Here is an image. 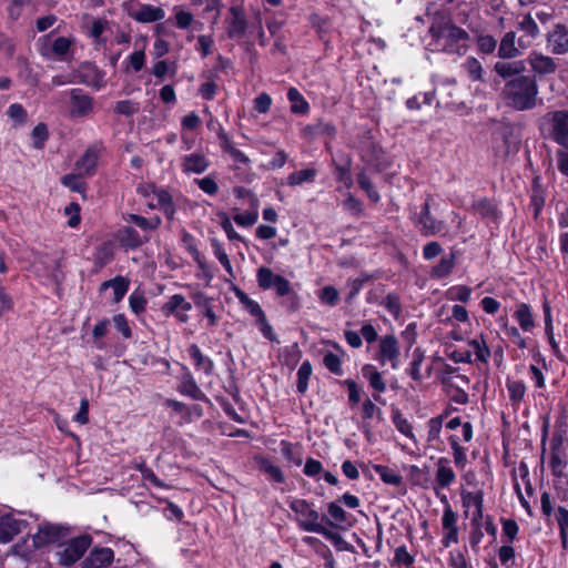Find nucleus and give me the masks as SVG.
I'll list each match as a JSON object with an SVG mask.
<instances>
[{
	"label": "nucleus",
	"instance_id": "11",
	"mask_svg": "<svg viewBox=\"0 0 568 568\" xmlns=\"http://www.w3.org/2000/svg\"><path fill=\"white\" fill-rule=\"evenodd\" d=\"M399 355L398 341L394 335H385L379 339L378 359L382 364L389 361L392 368L397 369Z\"/></svg>",
	"mask_w": 568,
	"mask_h": 568
},
{
	"label": "nucleus",
	"instance_id": "6",
	"mask_svg": "<svg viewBox=\"0 0 568 568\" xmlns=\"http://www.w3.org/2000/svg\"><path fill=\"white\" fill-rule=\"evenodd\" d=\"M256 278L262 290L274 288L278 296L291 294L292 287L290 281L282 275L274 274L268 267H260L256 273Z\"/></svg>",
	"mask_w": 568,
	"mask_h": 568
},
{
	"label": "nucleus",
	"instance_id": "51",
	"mask_svg": "<svg viewBox=\"0 0 568 568\" xmlns=\"http://www.w3.org/2000/svg\"><path fill=\"white\" fill-rule=\"evenodd\" d=\"M518 27L521 31H524L527 36L531 38H536L539 36V28L530 13H527L523 18V20L518 23Z\"/></svg>",
	"mask_w": 568,
	"mask_h": 568
},
{
	"label": "nucleus",
	"instance_id": "8",
	"mask_svg": "<svg viewBox=\"0 0 568 568\" xmlns=\"http://www.w3.org/2000/svg\"><path fill=\"white\" fill-rule=\"evenodd\" d=\"M429 200L430 196L423 204L417 220V226L423 236H434L445 230V223L432 215Z\"/></svg>",
	"mask_w": 568,
	"mask_h": 568
},
{
	"label": "nucleus",
	"instance_id": "1",
	"mask_svg": "<svg viewBox=\"0 0 568 568\" xmlns=\"http://www.w3.org/2000/svg\"><path fill=\"white\" fill-rule=\"evenodd\" d=\"M429 34L436 49L450 54H465L468 49L469 34L456 26L449 18L438 16L432 22Z\"/></svg>",
	"mask_w": 568,
	"mask_h": 568
},
{
	"label": "nucleus",
	"instance_id": "28",
	"mask_svg": "<svg viewBox=\"0 0 568 568\" xmlns=\"http://www.w3.org/2000/svg\"><path fill=\"white\" fill-rule=\"evenodd\" d=\"M187 352L197 368L203 369L206 375L212 374L213 361L204 356L196 344L190 345Z\"/></svg>",
	"mask_w": 568,
	"mask_h": 568
},
{
	"label": "nucleus",
	"instance_id": "38",
	"mask_svg": "<svg viewBox=\"0 0 568 568\" xmlns=\"http://www.w3.org/2000/svg\"><path fill=\"white\" fill-rule=\"evenodd\" d=\"M468 345L473 348L477 361H480L483 363H486L488 361V357L490 356V351L483 337L470 339L468 342Z\"/></svg>",
	"mask_w": 568,
	"mask_h": 568
},
{
	"label": "nucleus",
	"instance_id": "20",
	"mask_svg": "<svg viewBox=\"0 0 568 568\" xmlns=\"http://www.w3.org/2000/svg\"><path fill=\"white\" fill-rule=\"evenodd\" d=\"M129 280L123 276H115L112 280L105 281L100 285V291H105L111 287L113 290L114 303H119L125 295L129 288Z\"/></svg>",
	"mask_w": 568,
	"mask_h": 568
},
{
	"label": "nucleus",
	"instance_id": "48",
	"mask_svg": "<svg viewBox=\"0 0 568 568\" xmlns=\"http://www.w3.org/2000/svg\"><path fill=\"white\" fill-rule=\"evenodd\" d=\"M212 246L214 248V254H215L216 258L224 266V268L229 273V275L233 276L234 273H233L232 264L230 262V258H229L226 252L222 247V245L216 240H213Z\"/></svg>",
	"mask_w": 568,
	"mask_h": 568
},
{
	"label": "nucleus",
	"instance_id": "60",
	"mask_svg": "<svg viewBox=\"0 0 568 568\" xmlns=\"http://www.w3.org/2000/svg\"><path fill=\"white\" fill-rule=\"evenodd\" d=\"M367 281V277H356V278H349L347 281V287L349 288V293L346 296V302L352 303L355 296L359 293L362 290L364 283Z\"/></svg>",
	"mask_w": 568,
	"mask_h": 568
},
{
	"label": "nucleus",
	"instance_id": "31",
	"mask_svg": "<svg viewBox=\"0 0 568 568\" xmlns=\"http://www.w3.org/2000/svg\"><path fill=\"white\" fill-rule=\"evenodd\" d=\"M473 210L485 219H497V207L487 199H481L473 204Z\"/></svg>",
	"mask_w": 568,
	"mask_h": 568
},
{
	"label": "nucleus",
	"instance_id": "42",
	"mask_svg": "<svg viewBox=\"0 0 568 568\" xmlns=\"http://www.w3.org/2000/svg\"><path fill=\"white\" fill-rule=\"evenodd\" d=\"M312 136L327 135L333 136L336 132L335 126L329 122L318 121L305 129Z\"/></svg>",
	"mask_w": 568,
	"mask_h": 568
},
{
	"label": "nucleus",
	"instance_id": "50",
	"mask_svg": "<svg viewBox=\"0 0 568 568\" xmlns=\"http://www.w3.org/2000/svg\"><path fill=\"white\" fill-rule=\"evenodd\" d=\"M566 462L562 452L559 448H552L550 456V467L552 469V473L555 475L560 476L562 474Z\"/></svg>",
	"mask_w": 568,
	"mask_h": 568
},
{
	"label": "nucleus",
	"instance_id": "36",
	"mask_svg": "<svg viewBox=\"0 0 568 568\" xmlns=\"http://www.w3.org/2000/svg\"><path fill=\"white\" fill-rule=\"evenodd\" d=\"M515 317L524 331H529L534 326V320L530 307L527 304H520L515 312Z\"/></svg>",
	"mask_w": 568,
	"mask_h": 568
},
{
	"label": "nucleus",
	"instance_id": "10",
	"mask_svg": "<svg viewBox=\"0 0 568 568\" xmlns=\"http://www.w3.org/2000/svg\"><path fill=\"white\" fill-rule=\"evenodd\" d=\"M230 16L225 19L226 34L230 39L242 38L247 28V21L242 7L233 6L229 10Z\"/></svg>",
	"mask_w": 568,
	"mask_h": 568
},
{
	"label": "nucleus",
	"instance_id": "59",
	"mask_svg": "<svg viewBox=\"0 0 568 568\" xmlns=\"http://www.w3.org/2000/svg\"><path fill=\"white\" fill-rule=\"evenodd\" d=\"M442 525L444 530L458 529L457 528V514L447 505L444 509Z\"/></svg>",
	"mask_w": 568,
	"mask_h": 568
},
{
	"label": "nucleus",
	"instance_id": "13",
	"mask_svg": "<svg viewBox=\"0 0 568 568\" xmlns=\"http://www.w3.org/2000/svg\"><path fill=\"white\" fill-rule=\"evenodd\" d=\"M114 552L108 547L93 548L83 560V568H105L113 561Z\"/></svg>",
	"mask_w": 568,
	"mask_h": 568
},
{
	"label": "nucleus",
	"instance_id": "39",
	"mask_svg": "<svg viewBox=\"0 0 568 568\" xmlns=\"http://www.w3.org/2000/svg\"><path fill=\"white\" fill-rule=\"evenodd\" d=\"M84 178L83 175H80V173L77 174H65L61 178V183L69 187L73 192H84L87 189L85 183L81 180Z\"/></svg>",
	"mask_w": 568,
	"mask_h": 568
},
{
	"label": "nucleus",
	"instance_id": "33",
	"mask_svg": "<svg viewBox=\"0 0 568 568\" xmlns=\"http://www.w3.org/2000/svg\"><path fill=\"white\" fill-rule=\"evenodd\" d=\"M312 375V365L308 361L301 364L297 371V392L304 394L307 390L308 381Z\"/></svg>",
	"mask_w": 568,
	"mask_h": 568
},
{
	"label": "nucleus",
	"instance_id": "29",
	"mask_svg": "<svg viewBox=\"0 0 568 568\" xmlns=\"http://www.w3.org/2000/svg\"><path fill=\"white\" fill-rule=\"evenodd\" d=\"M258 469L266 474L270 479H272L275 483H284L285 476L281 468L276 465H274L270 459L267 458H258L257 459Z\"/></svg>",
	"mask_w": 568,
	"mask_h": 568
},
{
	"label": "nucleus",
	"instance_id": "27",
	"mask_svg": "<svg viewBox=\"0 0 568 568\" xmlns=\"http://www.w3.org/2000/svg\"><path fill=\"white\" fill-rule=\"evenodd\" d=\"M233 292L235 294V296L237 297L239 302L241 303V305L254 317L260 318L262 317L265 313L263 312V310L261 308L260 304L253 300H251L248 297V295L243 292L241 288H239L237 286H233Z\"/></svg>",
	"mask_w": 568,
	"mask_h": 568
},
{
	"label": "nucleus",
	"instance_id": "2",
	"mask_svg": "<svg viewBox=\"0 0 568 568\" xmlns=\"http://www.w3.org/2000/svg\"><path fill=\"white\" fill-rule=\"evenodd\" d=\"M504 93L508 104L514 109L531 110L536 105L538 85L534 78L520 75L506 83Z\"/></svg>",
	"mask_w": 568,
	"mask_h": 568
},
{
	"label": "nucleus",
	"instance_id": "49",
	"mask_svg": "<svg viewBox=\"0 0 568 568\" xmlns=\"http://www.w3.org/2000/svg\"><path fill=\"white\" fill-rule=\"evenodd\" d=\"M33 145L36 149H42L44 142L48 140V128L44 123L37 124L32 130Z\"/></svg>",
	"mask_w": 568,
	"mask_h": 568
},
{
	"label": "nucleus",
	"instance_id": "19",
	"mask_svg": "<svg viewBox=\"0 0 568 568\" xmlns=\"http://www.w3.org/2000/svg\"><path fill=\"white\" fill-rule=\"evenodd\" d=\"M448 464L449 460L445 457L437 460L436 483L442 488L449 487L456 479V475Z\"/></svg>",
	"mask_w": 568,
	"mask_h": 568
},
{
	"label": "nucleus",
	"instance_id": "55",
	"mask_svg": "<svg viewBox=\"0 0 568 568\" xmlns=\"http://www.w3.org/2000/svg\"><path fill=\"white\" fill-rule=\"evenodd\" d=\"M477 45L480 52L490 54L497 47V41L493 36L481 34L477 38Z\"/></svg>",
	"mask_w": 568,
	"mask_h": 568
},
{
	"label": "nucleus",
	"instance_id": "5",
	"mask_svg": "<svg viewBox=\"0 0 568 568\" xmlns=\"http://www.w3.org/2000/svg\"><path fill=\"white\" fill-rule=\"evenodd\" d=\"M92 538L89 535H82L72 538L64 545L61 551H58V560L60 565L71 566L77 562L91 546Z\"/></svg>",
	"mask_w": 568,
	"mask_h": 568
},
{
	"label": "nucleus",
	"instance_id": "12",
	"mask_svg": "<svg viewBox=\"0 0 568 568\" xmlns=\"http://www.w3.org/2000/svg\"><path fill=\"white\" fill-rule=\"evenodd\" d=\"M548 45L555 54H565L568 52V28L558 23L547 36Z\"/></svg>",
	"mask_w": 568,
	"mask_h": 568
},
{
	"label": "nucleus",
	"instance_id": "56",
	"mask_svg": "<svg viewBox=\"0 0 568 568\" xmlns=\"http://www.w3.org/2000/svg\"><path fill=\"white\" fill-rule=\"evenodd\" d=\"M444 416H437L434 418H430L428 422V434H427V440L433 442L437 440L439 438V434L443 426Z\"/></svg>",
	"mask_w": 568,
	"mask_h": 568
},
{
	"label": "nucleus",
	"instance_id": "64",
	"mask_svg": "<svg viewBox=\"0 0 568 568\" xmlns=\"http://www.w3.org/2000/svg\"><path fill=\"white\" fill-rule=\"evenodd\" d=\"M129 303L132 312L139 315L145 310L146 298L142 294L132 293L129 297Z\"/></svg>",
	"mask_w": 568,
	"mask_h": 568
},
{
	"label": "nucleus",
	"instance_id": "37",
	"mask_svg": "<svg viewBox=\"0 0 568 568\" xmlns=\"http://www.w3.org/2000/svg\"><path fill=\"white\" fill-rule=\"evenodd\" d=\"M316 176V170L304 169L291 173L287 178V182L291 186L300 185L304 182H312Z\"/></svg>",
	"mask_w": 568,
	"mask_h": 568
},
{
	"label": "nucleus",
	"instance_id": "22",
	"mask_svg": "<svg viewBox=\"0 0 568 568\" xmlns=\"http://www.w3.org/2000/svg\"><path fill=\"white\" fill-rule=\"evenodd\" d=\"M179 390L181 394L189 396L192 399L207 400L206 395L201 390V388L197 386L196 382L190 374H186L183 377Z\"/></svg>",
	"mask_w": 568,
	"mask_h": 568
},
{
	"label": "nucleus",
	"instance_id": "17",
	"mask_svg": "<svg viewBox=\"0 0 568 568\" xmlns=\"http://www.w3.org/2000/svg\"><path fill=\"white\" fill-rule=\"evenodd\" d=\"M494 69L499 77L503 79H508L515 75H523L524 71L526 70V64L521 60L511 62L499 61L495 63Z\"/></svg>",
	"mask_w": 568,
	"mask_h": 568
},
{
	"label": "nucleus",
	"instance_id": "34",
	"mask_svg": "<svg viewBox=\"0 0 568 568\" xmlns=\"http://www.w3.org/2000/svg\"><path fill=\"white\" fill-rule=\"evenodd\" d=\"M555 518L559 527L562 546L566 547L568 540V510L559 506L555 513Z\"/></svg>",
	"mask_w": 568,
	"mask_h": 568
},
{
	"label": "nucleus",
	"instance_id": "16",
	"mask_svg": "<svg viewBox=\"0 0 568 568\" xmlns=\"http://www.w3.org/2000/svg\"><path fill=\"white\" fill-rule=\"evenodd\" d=\"M130 17L140 23H151L162 20L165 11L161 7L141 4L139 10L130 13Z\"/></svg>",
	"mask_w": 568,
	"mask_h": 568
},
{
	"label": "nucleus",
	"instance_id": "53",
	"mask_svg": "<svg viewBox=\"0 0 568 568\" xmlns=\"http://www.w3.org/2000/svg\"><path fill=\"white\" fill-rule=\"evenodd\" d=\"M464 507H478L484 505V494L481 490L468 491L462 494Z\"/></svg>",
	"mask_w": 568,
	"mask_h": 568
},
{
	"label": "nucleus",
	"instance_id": "45",
	"mask_svg": "<svg viewBox=\"0 0 568 568\" xmlns=\"http://www.w3.org/2000/svg\"><path fill=\"white\" fill-rule=\"evenodd\" d=\"M507 389L509 397L513 402L519 403L523 400L526 392V386L521 381H508Z\"/></svg>",
	"mask_w": 568,
	"mask_h": 568
},
{
	"label": "nucleus",
	"instance_id": "44",
	"mask_svg": "<svg viewBox=\"0 0 568 568\" xmlns=\"http://www.w3.org/2000/svg\"><path fill=\"white\" fill-rule=\"evenodd\" d=\"M318 298L323 304L335 306L338 303L339 294L334 286L327 285L320 291Z\"/></svg>",
	"mask_w": 568,
	"mask_h": 568
},
{
	"label": "nucleus",
	"instance_id": "7",
	"mask_svg": "<svg viewBox=\"0 0 568 568\" xmlns=\"http://www.w3.org/2000/svg\"><path fill=\"white\" fill-rule=\"evenodd\" d=\"M94 112V100L81 89L70 90L69 115L72 119L87 118Z\"/></svg>",
	"mask_w": 568,
	"mask_h": 568
},
{
	"label": "nucleus",
	"instance_id": "25",
	"mask_svg": "<svg viewBox=\"0 0 568 568\" xmlns=\"http://www.w3.org/2000/svg\"><path fill=\"white\" fill-rule=\"evenodd\" d=\"M516 33L514 31H509L505 33L503 37L499 48L498 55L501 59H511L519 55V50L515 45Z\"/></svg>",
	"mask_w": 568,
	"mask_h": 568
},
{
	"label": "nucleus",
	"instance_id": "35",
	"mask_svg": "<svg viewBox=\"0 0 568 568\" xmlns=\"http://www.w3.org/2000/svg\"><path fill=\"white\" fill-rule=\"evenodd\" d=\"M61 258H55L52 261L51 265L47 266V270L49 271V277L51 281L55 284V292L60 295L61 292V284L64 281V273L61 270Z\"/></svg>",
	"mask_w": 568,
	"mask_h": 568
},
{
	"label": "nucleus",
	"instance_id": "54",
	"mask_svg": "<svg viewBox=\"0 0 568 568\" xmlns=\"http://www.w3.org/2000/svg\"><path fill=\"white\" fill-rule=\"evenodd\" d=\"M8 116L18 124H24L28 118L26 109L19 103H12L7 110Z\"/></svg>",
	"mask_w": 568,
	"mask_h": 568
},
{
	"label": "nucleus",
	"instance_id": "30",
	"mask_svg": "<svg viewBox=\"0 0 568 568\" xmlns=\"http://www.w3.org/2000/svg\"><path fill=\"white\" fill-rule=\"evenodd\" d=\"M287 98L291 101V111L296 114H304L308 111L310 105L296 88H290Z\"/></svg>",
	"mask_w": 568,
	"mask_h": 568
},
{
	"label": "nucleus",
	"instance_id": "41",
	"mask_svg": "<svg viewBox=\"0 0 568 568\" xmlns=\"http://www.w3.org/2000/svg\"><path fill=\"white\" fill-rule=\"evenodd\" d=\"M463 67L473 81H480L483 79V65L476 58H467Z\"/></svg>",
	"mask_w": 568,
	"mask_h": 568
},
{
	"label": "nucleus",
	"instance_id": "26",
	"mask_svg": "<svg viewBox=\"0 0 568 568\" xmlns=\"http://www.w3.org/2000/svg\"><path fill=\"white\" fill-rule=\"evenodd\" d=\"M194 304L202 310L203 314L209 320L210 326H215L217 324V316L212 307V298L207 297L204 293L199 292L193 295Z\"/></svg>",
	"mask_w": 568,
	"mask_h": 568
},
{
	"label": "nucleus",
	"instance_id": "3",
	"mask_svg": "<svg viewBox=\"0 0 568 568\" xmlns=\"http://www.w3.org/2000/svg\"><path fill=\"white\" fill-rule=\"evenodd\" d=\"M288 506L297 515L296 521L302 530L321 534L336 544L338 541L343 542L339 535L332 532L321 524L320 513L307 500L294 498L290 500Z\"/></svg>",
	"mask_w": 568,
	"mask_h": 568
},
{
	"label": "nucleus",
	"instance_id": "61",
	"mask_svg": "<svg viewBox=\"0 0 568 568\" xmlns=\"http://www.w3.org/2000/svg\"><path fill=\"white\" fill-rule=\"evenodd\" d=\"M64 214L69 215L70 219L68 221V225L70 227H77L80 224V205L75 202H71L64 209Z\"/></svg>",
	"mask_w": 568,
	"mask_h": 568
},
{
	"label": "nucleus",
	"instance_id": "58",
	"mask_svg": "<svg viewBox=\"0 0 568 568\" xmlns=\"http://www.w3.org/2000/svg\"><path fill=\"white\" fill-rule=\"evenodd\" d=\"M176 26L180 29H187L193 22V14L180 7H174Z\"/></svg>",
	"mask_w": 568,
	"mask_h": 568
},
{
	"label": "nucleus",
	"instance_id": "32",
	"mask_svg": "<svg viewBox=\"0 0 568 568\" xmlns=\"http://www.w3.org/2000/svg\"><path fill=\"white\" fill-rule=\"evenodd\" d=\"M374 470L381 476L385 484L399 486L403 483V477L387 466L375 465Z\"/></svg>",
	"mask_w": 568,
	"mask_h": 568
},
{
	"label": "nucleus",
	"instance_id": "4",
	"mask_svg": "<svg viewBox=\"0 0 568 568\" xmlns=\"http://www.w3.org/2000/svg\"><path fill=\"white\" fill-rule=\"evenodd\" d=\"M548 124V138L562 146H568V110L548 112L542 118Z\"/></svg>",
	"mask_w": 568,
	"mask_h": 568
},
{
	"label": "nucleus",
	"instance_id": "62",
	"mask_svg": "<svg viewBox=\"0 0 568 568\" xmlns=\"http://www.w3.org/2000/svg\"><path fill=\"white\" fill-rule=\"evenodd\" d=\"M442 384L446 388H457L463 386H467L469 384V378L465 375H455V376H444L442 378Z\"/></svg>",
	"mask_w": 568,
	"mask_h": 568
},
{
	"label": "nucleus",
	"instance_id": "14",
	"mask_svg": "<svg viewBox=\"0 0 568 568\" xmlns=\"http://www.w3.org/2000/svg\"><path fill=\"white\" fill-rule=\"evenodd\" d=\"M27 525L24 520L16 519L12 516H3L0 518V544L10 542L14 536L20 534Z\"/></svg>",
	"mask_w": 568,
	"mask_h": 568
},
{
	"label": "nucleus",
	"instance_id": "46",
	"mask_svg": "<svg viewBox=\"0 0 568 568\" xmlns=\"http://www.w3.org/2000/svg\"><path fill=\"white\" fill-rule=\"evenodd\" d=\"M393 423L399 433L409 438H414L412 425L406 418H404L399 410H395L393 413Z\"/></svg>",
	"mask_w": 568,
	"mask_h": 568
},
{
	"label": "nucleus",
	"instance_id": "23",
	"mask_svg": "<svg viewBox=\"0 0 568 568\" xmlns=\"http://www.w3.org/2000/svg\"><path fill=\"white\" fill-rule=\"evenodd\" d=\"M209 166L206 158L201 153H191L183 160V170L192 173H203Z\"/></svg>",
	"mask_w": 568,
	"mask_h": 568
},
{
	"label": "nucleus",
	"instance_id": "43",
	"mask_svg": "<svg viewBox=\"0 0 568 568\" xmlns=\"http://www.w3.org/2000/svg\"><path fill=\"white\" fill-rule=\"evenodd\" d=\"M357 183L367 193L371 201L377 203L381 200L379 193L374 189L372 181L365 172L358 173Z\"/></svg>",
	"mask_w": 568,
	"mask_h": 568
},
{
	"label": "nucleus",
	"instance_id": "21",
	"mask_svg": "<svg viewBox=\"0 0 568 568\" xmlns=\"http://www.w3.org/2000/svg\"><path fill=\"white\" fill-rule=\"evenodd\" d=\"M455 264L456 254L455 252H450L448 255L443 256L439 263L432 268L430 276L437 280L445 278L452 273Z\"/></svg>",
	"mask_w": 568,
	"mask_h": 568
},
{
	"label": "nucleus",
	"instance_id": "15",
	"mask_svg": "<svg viewBox=\"0 0 568 568\" xmlns=\"http://www.w3.org/2000/svg\"><path fill=\"white\" fill-rule=\"evenodd\" d=\"M527 60L531 70L539 75L552 74L557 70L556 61L549 55L534 51L530 52Z\"/></svg>",
	"mask_w": 568,
	"mask_h": 568
},
{
	"label": "nucleus",
	"instance_id": "18",
	"mask_svg": "<svg viewBox=\"0 0 568 568\" xmlns=\"http://www.w3.org/2000/svg\"><path fill=\"white\" fill-rule=\"evenodd\" d=\"M98 164V153L88 149L84 154L77 161L75 170L80 175L90 176L94 173Z\"/></svg>",
	"mask_w": 568,
	"mask_h": 568
},
{
	"label": "nucleus",
	"instance_id": "63",
	"mask_svg": "<svg viewBox=\"0 0 568 568\" xmlns=\"http://www.w3.org/2000/svg\"><path fill=\"white\" fill-rule=\"evenodd\" d=\"M450 298L466 303L470 298L471 290L465 285H458L449 290Z\"/></svg>",
	"mask_w": 568,
	"mask_h": 568
},
{
	"label": "nucleus",
	"instance_id": "40",
	"mask_svg": "<svg viewBox=\"0 0 568 568\" xmlns=\"http://www.w3.org/2000/svg\"><path fill=\"white\" fill-rule=\"evenodd\" d=\"M423 361H424L423 351L418 347L415 348L413 352V361L408 368V374L416 382H420L423 378L422 374H420V366H422Z\"/></svg>",
	"mask_w": 568,
	"mask_h": 568
},
{
	"label": "nucleus",
	"instance_id": "57",
	"mask_svg": "<svg viewBox=\"0 0 568 568\" xmlns=\"http://www.w3.org/2000/svg\"><path fill=\"white\" fill-rule=\"evenodd\" d=\"M382 305L388 310L394 316H398L400 314L402 307L399 297L396 294H387L382 301Z\"/></svg>",
	"mask_w": 568,
	"mask_h": 568
},
{
	"label": "nucleus",
	"instance_id": "47",
	"mask_svg": "<svg viewBox=\"0 0 568 568\" xmlns=\"http://www.w3.org/2000/svg\"><path fill=\"white\" fill-rule=\"evenodd\" d=\"M323 364L324 366L333 374L335 375H342V362L338 355L328 352L323 357Z\"/></svg>",
	"mask_w": 568,
	"mask_h": 568
},
{
	"label": "nucleus",
	"instance_id": "24",
	"mask_svg": "<svg viewBox=\"0 0 568 568\" xmlns=\"http://www.w3.org/2000/svg\"><path fill=\"white\" fill-rule=\"evenodd\" d=\"M118 240L124 247L136 248L141 246L144 241L140 234L132 226H124L118 232Z\"/></svg>",
	"mask_w": 568,
	"mask_h": 568
},
{
	"label": "nucleus",
	"instance_id": "52",
	"mask_svg": "<svg viewBox=\"0 0 568 568\" xmlns=\"http://www.w3.org/2000/svg\"><path fill=\"white\" fill-rule=\"evenodd\" d=\"M140 105L138 102H133L131 100H122L116 102L114 111L122 115H133L139 112Z\"/></svg>",
	"mask_w": 568,
	"mask_h": 568
},
{
	"label": "nucleus",
	"instance_id": "9",
	"mask_svg": "<svg viewBox=\"0 0 568 568\" xmlns=\"http://www.w3.org/2000/svg\"><path fill=\"white\" fill-rule=\"evenodd\" d=\"M69 535L67 527L53 524H45L39 527L33 536V546L36 548L44 547L49 544L57 542Z\"/></svg>",
	"mask_w": 568,
	"mask_h": 568
}]
</instances>
